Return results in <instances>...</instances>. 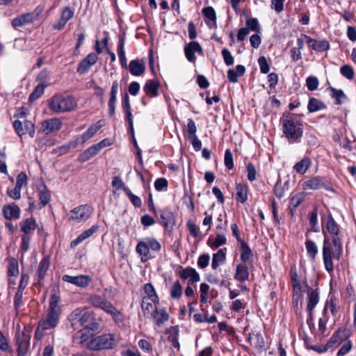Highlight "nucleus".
<instances>
[{
    "label": "nucleus",
    "instance_id": "obj_1",
    "mask_svg": "<svg viewBox=\"0 0 356 356\" xmlns=\"http://www.w3.org/2000/svg\"><path fill=\"white\" fill-rule=\"evenodd\" d=\"M326 228L332 236V239L330 241L324 233L323 259L325 268L327 272L331 273L333 270L332 259L339 260L342 253L341 240L339 236L340 229L331 214H329L327 216Z\"/></svg>",
    "mask_w": 356,
    "mask_h": 356
},
{
    "label": "nucleus",
    "instance_id": "obj_2",
    "mask_svg": "<svg viewBox=\"0 0 356 356\" xmlns=\"http://www.w3.org/2000/svg\"><path fill=\"white\" fill-rule=\"evenodd\" d=\"M282 132L289 143H298L303 134V124L297 118L286 115L281 119Z\"/></svg>",
    "mask_w": 356,
    "mask_h": 356
},
{
    "label": "nucleus",
    "instance_id": "obj_3",
    "mask_svg": "<svg viewBox=\"0 0 356 356\" xmlns=\"http://www.w3.org/2000/svg\"><path fill=\"white\" fill-rule=\"evenodd\" d=\"M59 302L60 298L56 294L51 295L47 315L39 322L40 328L49 330L58 325L61 311Z\"/></svg>",
    "mask_w": 356,
    "mask_h": 356
},
{
    "label": "nucleus",
    "instance_id": "obj_4",
    "mask_svg": "<svg viewBox=\"0 0 356 356\" xmlns=\"http://www.w3.org/2000/svg\"><path fill=\"white\" fill-rule=\"evenodd\" d=\"M76 107V102L71 96L56 95L49 101V109L56 113L69 112Z\"/></svg>",
    "mask_w": 356,
    "mask_h": 356
},
{
    "label": "nucleus",
    "instance_id": "obj_5",
    "mask_svg": "<svg viewBox=\"0 0 356 356\" xmlns=\"http://www.w3.org/2000/svg\"><path fill=\"white\" fill-rule=\"evenodd\" d=\"M118 337L113 334H104L90 339L86 348L92 350L113 349L117 346Z\"/></svg>",
    "mask_w": 356,
    "mask_h": 356
},
{
    "label": "nucleus",
    "instance_id": "obj_6",
    "mask_svg": "<svg viewBox=\"0 0 356 356\" xmlns=\"http://www.w3.org/2000/svg\"><path fill=\"white\" fill-rule=\"evenodd\" d=\"M30 328L25 327L20 330V325H17L15 335V346L17 347V356H28L30 350V340L31 338Z\"/></svg>",
    "mask_w": 356,
    "mask_h": 356
},
{
    "label": "nucleus",
    "instance_id": "obj_7",
    "mask_svg": "<svg viewBox=\"0 0 356 356\" xmlns=\"http://www.w3.org/2000/svg\"><path fill=\"white\" fill-rule=\"evenodd\" d=\"M93 211L92 207L89 204L79 205L69 212L68 220L76 223L86 222L90 217Z\"/></svg>",
    "mask_w": 356,
    "mask_h": 356
},
{
    "label": "nucleus",
    "instance_id": "obj_8",
    "mask_svg": "<svg viewBox=\"0 0 356 356\" xmlns=\"http://www.w3.org/2000/svg\"><path fill=\"white\" fill-rule=\"evenodd\" d=\"M70 319L73 325L79 321L81 325L84 328L92 330V322L94 318L92 313L87 311L86 308H77L74 309L70 314Z\"/></svg>",
    "mask_w": 356,
    "mask_h": 356
},
{
    "label": "nucleus",
    "instance_id": "obj_9",
    "mask_svg": "<svg viewBox=\"0 0 356 356\" xmlns=\"http://www.w3.org/2000/svg\"><path fill=\"white\" fill-rule=\"evenodd\" d=\"M13 126L15 131L20 137L26 134H29L31 138H33L35 136V126L31 121L17 120L14 122Z\"/></svg>",
    "mask_w": 356,
    "mask_h": 356
},
{
    "label": "nucleus",
    "instance_id": "obj_10",
    "mask_svg": "<svg viewBox=\"0 0 356 356\" xmlns=\"http://www.w3.org/2000/svg\"><path fill=\"white\" fill-rule=\"evenodd\" d=\"M102 126L103 123L102 121H98L97 123L91 125L81 136L78 137L74 141L70 142V146L75 148L79 143H84L87 140L92 138Z\"/></svg>",
    "mask_w": 356,
    "mask_h": 356
},
{
    "label": "nucleus",
    "instance_id": "obj_11",
    "mask_svg": "<svg viewBox=\"0 0 356 356\" xmlns=\"http://www.w3.org/2000/svg\"><path fill=\"white\" fill-rule=\"evenodd\" d=\"M38 13H36L35 11L33 13H24L14 18L11 22V24L13 28L17 29L33 23L38 19Z\"/></svg>",
    "mask_w": 356,
    "mask_h": 356
},
{
    "label": "nucleus",
    "instance_id": "obj_12",
    "mask_svg": "<svg viewBox=\"0 0 356 356\" xmlns=\"http://www.w3.org/2000/svg\"><path fill=\"white\" fill-rule=\"evenodd\" d=\"M74 16V11L69 6H65L62 9L60 19L53 24L52 27L54 30L60 31L66 25V24L72 19Z\"/></svg>",
    "mask_w": 356,
    "mask_h": 356
},
{
    "label": "nucleus",
    "instance_id": "obj_13",
    "mask_svg": "<svg viewBox=\"0 0 356 356\" xmlns=\"http://www.w3.org/2000/svg\"><path fill=\"white\" fill-rule=\"evenodd\" d=\"M62 279L64 282L70 283L81 288H86L88 286L91 281L90 277L85 275H79L76 276L65 275L63 276Z\"/></svg>",
    "mask_w": 356,
    "mask_h": 356
},
{
    "label": "nucleus",
    "instance_id": "obj_14",
    "mask_svg": "<svg viewBox=\"0 0 356 356\" xmlns=\"http://www.w3.org/2000/svg\"><path fill=\"white\" fill-rule=\"evenodd\" d=\"M178 275L182 280H188V285L196 283L200 280L199 273L195 269L191 267L181 268Z\"/></svg>",
    "mask_w": 356,
    "mask_h": 356
},
{
    "label": "nucleus",
    "instance_id": "obj_15",
    "mask_svg": "<svg viewBox=\"0 0 356 356\" xmlns=\"http://www.w3.org/2000/svg\"><path fill=\"white\" fill-rule=\"evenodd\" d=\"M62 127V122L58 118H52L41 122L40 131L49 134L58 131Z\"/></svg>",
    "mask_w": 356,
    "mask_h": 356
},
{
    "label": "nucleus",
    "instance_id": "obj_16",
    "mask_svg": "<svg viewBox=\"0 0 356 356\" xmlns=\"http://www.w3.org/2000/svg\"><path fill=\"white\" fill-rule=\"evenodd\" d=\"M2 214L7 220H17L20 218L21 210L15 203L6 204L2 207Z\"/></svg>",
    "mask_w": 356,
    "mask_h": 356
},
{
    "label": "nucleus",
    "instance_id": "obj_17",
    "mask_svg": "<svg viewBox=\"0 0 356 356\" xmlns=\"http://www.w3.org/2000/svg\"><path fill=\"white\" fill-rule=\"evenodd\" d=\"M202 48L201 45L197 42H191L188 44H186L184 47V54L189 62L195 63L196 60V57L195 54L196 52L199 54H202Z\"/></svg>",
    "mask_w": 356,
    "mask_h": 356
},
{
    "label": "nucleus",
    "instance_id": "obj_18",
    "mask_svg": "<svg viewBox=\"0 0 356 356\" xmlns=\"http://www.w3.org/2000/svg\"><path fill=\"white\" fill-rule=\"evenodd\" d=\"M98 56L95 53L89 54L79 64L77 71L80 74L86 73L91 67L92 65L95 64L97 61Z\"/></svg>",
    "mask_w": 356,
    "mask_h": 356
},
{
    "label": "nucleus",
    "instance_id": "obj_19",
    "mask_svg": "<svg viewBox=\"0 0 356 356\" xmlns=\"http://www.w3.org/2000/svg\"><path fill=\"white\" fill-rule=\"evenodd\" d=\"M346 339V332L343 330H338L327 342V348L333 350Z\"/></svg>",
    "mask_w": 356,
    "mask_h": 356
},
{
    "label": "nucleus",
    "instance_id": "obj_20",
    "mask_svg": "<svg viewBox=\"0 0 356 356\" xmlns=\"http://www.w3.org/2000/svg\"><path fill=\"white\" fill-rule=\"evenodd\" d=\"M308 296V304L307 311L309 313L310 319L307 321L309 325L310 326V321L312 320V312L319 301V293L317 289H312L309 288L307 292Z\"/></svg>",
    "mask_w": 356,
    "mask_h": 356
},
{
    "label": "nucleus",
    "instance_id": "obj_21",
    "mask_svg": "<svg viewBox=\"0 0 356 356\" xmlns=\"http://www.w3.org/2000/svg\"><path fill=\"white\" fill-rule=\"evenodd\" d=\"M89 302L92 304V305L96 308H99L107 312V311L110 309V307L112 306V303L106 300L105 298H102L99 295H92L89 298Z\"/></svg>",
    "mask_w": 356,
    "mask_h": 356
},
{
    "label": "nucleus",
    "instance_id": "obj_22",
    "mask_svg": "<svg viewBox=\"0 0 356 356\" xmlns=\"http://www.w3.org/2000/svg\"><path fill=\"white\" fill-rule=\"evenodd\" d=\"M154 323L158 326H161L170 318L169 314L165 308H157L151 315Z\"/></svg>",
    "mask_w": 356,
    "mask_h": 356
},
{
    "label": "nucleus",
    "instance_id": "obj_23",
    "mask_svg": "<svg viewBox=\"0 0 356 356\" xmlns=\"http://www.w3.org/2000/svg\"><path fill=\"white\" fill-rule=\"evenodd\" d=\"M98 229H99V226L95 225L92 226L90 229H88L87 230H85L81 234H79L76 239L73 240L70 243V247L72 248H74L79 244H80L83 241H85L86 239L88 238L89 237H90L93 234L97 232Z\"/></svg>",
    "mask_w": 356,
    "mask_h": 356
},
{
    "label": "nucleus",
    "instance_id": "obj_24",
    "mask_svg": "<svg viewBox=\"0 0 356 356\" xmlns=\"http://www.w3.org/2000/svg\"><path fill=\"white\" fill-rule=\"evenodd\" d=\"M98 229H99V226L95 225L92 226L90 229H88L87 230H85L81 234H79L76 239L73 240L70 243V247L72 248H74L79 244H80L83 241H85L86 239L88 238L89 237H90L93 234L97 232Z\"/></svg>",
    "mask_w": 356,
    "mask_h": 356
},
{
    "label": "nucleus",
    "instance_id": "obj_25",
    "mask_svg": "<svg viewBox=\"0 0 356 356\" xmlns=\"http://www.w3.org/2000/svg\"><path fill=\"white\" fill-rule=\"evenodd\" d=\"M323 188H325V184L320 177H313L302 184L304 190H318Z\"/></svg>",
    "mask_w": 356,
    "mask_h": 356
},
{
    "label": "nucleus",
    "instance_id": "obj_26",
    "mask_svg": "<svg viewBox=\"0 0 356 356\" xmlns=\"http://www.w3.org/2000/svg\"><path fill=\"white\" fill-rule=\"evenodd\" d=\"M19 226L24 235L31 236L34 232L36 228L35 220L31 218L22 220L19 222Z\"/></svg>",
    "mask_w": 356,
    "mask_h": 356
},
{
    "label": "nucleus",
    "instance_id": "obj_27",
    "mask_svg": "<svg viewBox=\"0 0 356 356\" xmlns=\"http://www.w3.org/2000/svg\"><path fill=\"white\" fill-rule=\"evenodd\" d=\"M92 330L90 328H84L78 331L74 337L75 342H78L81 344H84L86 346L87 343L90 340V338L92 337Z\"/></svg>",
    "mask_w": 356,
    "mask_h": 356
},
{
    "label": "nucleus",
    "instance_id": "obj_28",
    "mask_svg": "<svg viewBox=\"0 0 356 356\" xmlns=\"http://www.w3.org/2000/svg\"><path fill=\"white\" fill-rule=\"evenodd\" d=\"M129 69L132 75L138 76L144 73L145 65L139 60H132L129 63Z\"/></svg>",
    "mask_w": 356,
    "mask_h": 356
},
{
    "label": "nucleus",
    "instance_id": "obj_29",
    "mask_svg": "<svg viewBox=\"0 0 356 356\" xmlns=\"http://www.w3.org/2000/svg\"><path fill=\"white\" fill-rule=\"evenodd\" d=\"M234 278L240 282H243L249 279V271L245 264L237 265Z\"/></svg>",
    "mask_w": 356,
    "mask_h": 356
},
{
    "label": "nucleus",
    "instance_id": "obj_30",
    "mask_svg": "<svg viewBox=\"0 0 356 356\" xmlns=\"http://www.w3.org/2000/svg\"><path fill=\"white\" fill-rule=\"evenodd\" d=\"M50 265L49 258L48 257H44L40 262L38 270L36 272L37 280L40 282L44 279L46 273L49 270Z\"/></svg>",
    "mask_w": 356,
    "mask_h": 356
},
{
    "label": "nucleus",
    "instance_id": "obj_31",
    "mask_svg": "<svg viewBox=\"0 0 356 356\" xmlns=\"http://www.w3.org/2000/svg\"><path fill=\"white\" fill-rule=\"evenodd\" d=\"M312 165V161L309 157L305 156L299 162L296 163L293 168L298 174L304 175Z\"/></svg>",
    "mask_w": 356,
    "mask_h": 356
},
{
    "label": "nucleus",
    "instance_id": "obj_32",
    "mask_svg": "<svg viewBox=\"0 0 356 356\" xmlns=\"http://www.w3.org/2000/svg\"><path fill=\"white\" fill-rule=\"evenodd\" d=\"M158 302L159 300H152L149 298H143L141 307L144 314L145 315H152V313L157 309L156 304Z\"/></svg>",
    "mask_w": 356,
    "mask_h": 356
},
{
    "label": "nucleus",
    "instance_id": "obj_33",
    "mask_svg": "<svg viewBox=\"0 0 356 356\" xmlns=\"http://www.w3.org/2000/svg\"><path fill=\"white\" fill-rule=\"evenodd\" d=\"M226 252L227 249L222 248L213 254L211 263V267L213 269H217V268H218V266L225 260Z\"/></svg>",
    "mask_w": 356,
    "mask_h": 356
},
{
    "label": "nucleus",
    "instance_id": "obj_34",
    "mask_svg": "<svg viewBox=\"0 0 356 356\" xmlns=\"http://www.w3.org/2000/svg\"><path fill=\"white\" fill-rule=\"evenodd\" d=\"M136 251L140 255L142 261H146L151 257L149 250L144 240L138 242L136 248Z\"/></svg>",
    "mask_w": 356,
    "mask_h": 356
},
{
    "label": "nucleus",
    "instance_id": "obj_35",
    "mask_svg": "<svg viewBox=\"0 0 356 356\" xmlns=\"http://www.w3.org/2000/svg\"><path fill=\"white\" fill-rule=\"evenodd\" d=\"M99 151L95 146V145H93L86 149L82 154H81L78 158V160L79 162L83 163L89 159H90L92 157L97 155Z\"/></svg>",
    "mask_w": 356,
    "mask_h": 356
},
{
    "label": "nucleus",
    "instance_id": "obj_36",
    "mask_svg": "<svg viewBox=\"0 0 356 356\" xmlns=\"http://www.w3.org/2000/svg\"><path fill=\"white\" fill-rule=\"evenodd\" d=\"M236 201L241 203H244L248 200V191L247 185L242 184H236Z\"/></svg>",
    "mask_w": 356,
    "mask_h": 356
},
{
    "label": "nucleus",
    "instance_id": "obj_37",
    "mask_svg": "<svg viewBox=\"0 0 356 356\" xmlns=\"http://www.w3.org/2000/svg\"><path fill=\"white\" fill-rule=\"evenodd\" d=\"M159 83L154 80H148L144 86V90L146 94L150 97H156L158 95Z\"/></svg>",
    "mask_w": 356,
    "mask_h": 356
},
{
    "label": "nucleus",
    "instance_id": "obj_38",
    "mask_svg": "<svg viewBox=\"0 0 356 356\" xmlns=\"http://www.w3.org/2000/svg\"><path fill=\"white\" fill-rule=\"evenodd\" d=\"M209 244L212 249H216L227 242V238L223 233H217L214 238H209Z\"/></svg>",
    "mask_w": 356,
    "mask_h": 356
},
{
    "label": "nucleus",
    "instance_id": "obj_39",
    "mask_svg": "<svg viewBox=\"0 0 356 356\" xmlns=\"http://www.w3.org/2000/svg\"><path fill=\"white\" fill-rule=\"evenodd\" d=\"M325 108V105L321 101L316 99L311 98L307 105L309 112L314 113Z\"/></svg>",
    "mask_w": 356,
    "mask_h": 356
},
{
    "label": "nucleus",
    "instance_id": "obj_40",
    "mask_svg": "<svg viewBox=\"0 0 356 356\" xmlns=\"http://www.w3.org/2000/svg\"><path fill=\"white\" fill-rule=\"evenodd\" d=\"M47 86V83L44 82L39 83L31 94L29 100L32 102L40 98L44 93V89Z\"/></svg>",
    "mask_w": 356,
    "mask_h": 356
},
{
    "label": "nucleus",
    "instance_id": "obj_41",
    "mask_svg": "<svg viewBox=\"0 0 356 356\" xmlns=\"http://www.w3.org/2000/svg\"><path fill=\"white\" fill-rule=\"evenodd\" d=\"M305 248L308 256L312 261H314L318 252V247L316 243L311 240H307L305 241Z\"/></svg>",
    "mask_w": 356,
    "mask_h": 356
},
{
    "label": "nucleus",
    "instance_id": "obj_42",
    "mask_svg": "<svg viewBox=\"0 0 356 356\" xmlns=\"http://www.w3.org/2000/svg\"><path fill=\"white\" fill-rule=\"evenodd\" d=\"M39 198L42 206L47 204L50 200L51 195L49 191L47 189L45 186H42L38 189Z\"/></svg>",
    "mask_w": 356,
    "mask_h": 356
},
{
    "label": "nucleus",
    "instance_id": "obj_43",
    "mask_svg": "<svg viewBox=\"0 0 356 356\" xmlns=\"http://www.w3.org/2000/svg\"><path fill=\"white\" fill-rule=\"evenodd\" d=\"M328 310L331 312L332 316H336L337 314L336 298L334 296H330L329 299H327L323 311L324 314H325Z\"/></svg>",
    "mask_w": 356,
    "mask_h": 356
},
{
    "label": "nucleus",
    "instance_id": "obj_44",
    "mask_svg": "<svg viewBox=\"0 0 356 356\" xmlns=\"http://www.w3.org/2000/svg\"><path fill=\"white\" fill-rule=\"evenodd\" d=\"M241 249L242 251L241 259L245 263L250 258L252 253V250L248 244L244 241H241Z\"/></svg>",
    "mask_w": 356,
    "mask_h": 356
},
{
    "label": "nucleus",
    "instance_id": "obj_45",
    "mask_svg": "<svg viewBox=\"0 0 356 356\" xmlns=\"http://www.w3.org/2000/svg\"><path fill=\"white\" fill-rule=\"evenodd\" d=\"M144 291L146 296L143 298H149L152 300H159V297L155 291L153 285L150 283L145 284L144 286Z\"/></svg>",
    "mask_w": 356,
    "mask_h": 356
},
{
    "label": "nucleus",
    "instance_id": "obj_46",
    "mask_svg": "<svg viewBox=\"0 0 356 356\" xmlns=\"http://www.w3.org/2000/svg\"><path fill=\"white\" fill-rule=\"evenodd\" d=\"M183 293L182 286L179 281L173 283L170 289V296L173 299H179Z\"/></svg>",
    "mask_w": 356,
    "mask_h": 356
},
{
    "label": "nucleus",
    "instance_id": "obj_47",
    "mask_svg": "<svg viewBox=\"0 0 356 356\" xmlns=\"http://www.w3.org/2000/svg\"><path fill=\"white\" fill-rule=\"evenodd\" d=\"M147 248L149 250L158 252L161 250V245L160 243L154 238L147 237L144 239Z\"/></svg>",
    "mask_w": 356,
    "mask_h": 356
},
{
    "label": "nucleus",
    "instance_id": "obj_48",
    "mask_svg": "<svg viewBox=\"0 0 356 356\" xmlns=\"http://www.w3.org/2000/svg\"><path fill=\"white\" fill-rule=\"evenodd\" d=\"M107 314H110L113 319L117 323H122L124 320L123 315L118 311L113 305L110 307V309L107 311Z\"/></svg>",
    "mask_w": 356,
    "mask_h": 356
},
{
    "label": "nucleus",
    "instance_id": "obj_49",
    "mask_svg": "<svg viewBox=\"0 0 356 356\" xmlns=\"http://www.w3.org/2000/svg\"><path fill=\"white\" fill-rule=\"evenodd\" d=\"M291 282L293 293H295V296H299L301 293V285L298 279V274L294 272L291 273Z\"/></svg>",
    "mask_w": 356,
    "mask_h": 356
},
{
    "label": "nucleus",
    "instance_id": "obj_50",
    "mask_svg": "<svg viewBox=\"0 0 356 356\" xmlns=\"http://www.w3.org/2000/svg\"><path fill=\"white\" fill-rule=\"evenodd\" d=\"M307 43L309 46H312L314 49L317 51H323L327 48V44L324 42H318L315 40H312L310 38H307Z\"/></svg>",
    "mask_w": 356,
    "mask_h": 356
},
{
    "label": "nucleus",
    "instance_id": "obj_51",
    "mask_svg": "<svg viewBox=\"0 0 356 356\" xmlns=\"http://www.w3.org/2000/svg\"><path fill=\"white\" fill-rule=\"evenodd\" d=\"M246 26L248 30L255 31L257 33L260 32V25L259 21L256 18H249L246 20Z\"/></svg>",
    "mask_w": 356,
    "mask_h": 356
},
{
    "label": "nucleus",
    "instance_id": "obj_52",
    "mask_svg": "<svg viewBox=\"0 0 356 356\" xmlns=\"http://www.w3.org/2000/svg\"><path fill=\"white\" fill-rule=\"evenodd\" d=\"M19 274V266L17 260L12 259L9 261L8 275V276H17Z\"/></svg>",
    "mask_w": 356,
    "mask_h": 356
},
{
    "label": "nucleus",
    "instance_id": "obj_53",
    "mask_svg": "<svg viewBox=\"0 0 356 356\" xmlns=\"http://www.w3.org/2000/svg\"><path fill=\"white\" fill-rule=\"evenodd\" d=\"M341 74L349 80L354 78V71L353 67L349 65H342L340 68Z\"/></svg>",
    "mask_w": 356,
    "mask_h": 356
},
{
    "label": "nucleus",
    "instance_id": "obj_54",
    "mask_svg": "<svg viewBox=\"0 0 356 356\" xmlns=\"http://www.w3.org/2000/svg\"><path fill=\"white\" fill-rule=\"evenodd\" d=\"M332 96L335 99L336 103L338 104H341L343 103V100L346 99V96L344 92L341 90H337L335 88H332Z\"/></svg>",
    "mask_w": 356,
    "mask_h": 356
},
{
    "label": "nucleus",
    "instance_id": "obj_55",
    "mask_svg": "<svg viewBox=\"0 0 356 356\" xmlns=\"http://www.w3.org/2000/svg\"><path fill=\"white\" fill-rule=\"evenodd\" d=\"M124 193L129 197L131 203L136 207H140L142 205L141 200L139 197L131 193L129 188H124Z\"/></svg>",
    "mask_w": 356,
    "mask_h": 356
},
{
    "label": "nucleus",
    "instance_id": "obj_56",
    "mask_svg": "<svg viewBox=\"0 0 356 356\" xmlns=\"http://www.w3.org/2000/svg\"><path fill=\"white\" fill-rule=\"evenodd\" d=\"M306 85L309 90H316L319 85L318 80L315 76H309L306 80Z\"/></svg>",
    "mask_w": 356,
    "mask_h": 356
},
{
    "label": "nucleus",
    "instance_id": "obj_57",
    "mask_svg": "<svg viewBox=\"0 0 356 356\" xmlns=\"http://www.w3.org/2000/svg\"><path fill=\"white\" fill-rule=\"evenodd\" d=\"M162 224L164 227H168L172 220V213L170 211H162L161 213Z\"/></svg>",
    "mask_w": 356,
    "mask_h": 356
},
{
    "label": "nucleus",
    "instance_id": "obj_58",
    "mask_svg": "<svg viewBox=\"0 0 356 356\" xmlns=\"http://www.w3.org/2000/svg\"><path fill=\"white\" fill-rule=\"evenodd\" d=\"M305 195L303 193H297L290 200V205L296 209L303 201Z\"/></svg>",
    "mask_w": 356,
    "mask_h": 356
},
{
    "label": "nucleus",
    "instance_id": "obj_59",
    "mask_svg": "<svg viewBox=\"0 0 356 356\" xmlns=\"http://www.w3.org/2000/svg\"><path fill=\"white\" fill-rule=\"evenodd\" d=\"M202 13L204 15V16L209 20H211L213 22H216V15L214 9L211 7L208 6L204 8L202 10Z\"/></svg>",
    "mask_w": 356,
    "mask_h": 356
},
{
    "label": "nucleus",
    "instance_id": "obj_60",
    "mask_svg": "<svg viewBox=\"0 0 356 356\" xmlns=\"http://www.w3.org/2000/svg\"><path fill=\"white\" fill-rule=\"evenodd\" d=\"M225 166L231 170L234 167V161H233V155L230 149H227L225 153V159H224Z\"/></svg>",
    "mask_w": 356,
    "mask_h": 356
},
{
    "label": "nucleus",
    "instance_id": "obj_61",
    "mask_svg": "<svg viewBox=\"0 0 356 356\" xmlns=\"http://www.w3.org/2000/svg\"><path fill=\"white\" fill-rule=\"evenodd\" d=\"M21 191L22 188L15 186L13 188H8L7 190V194L13 200H17L21 198Z\"/></svg>",
    "mask_w": 356,
    "mask_h": 356
},
{
    "label": "nucleus",
    "instance_id": "obj_62",
    "mask_svg": "<svg viewBox=\"0 0 356 356\" xmlns=\"http://www.w3.org/2000/svg\"><path fill=\"white\" fill-rule=\"evenodd\" d=\"M258 63L260 67V71L263 74H267L270 70L269 65L266 58L264 56H261L258 59Z\"/></svg>",
    "mask_w": 356,
    "mask_h": 356
},
{
    "label": "nucleus",
    "instance_id": "obj_63",
    "mask_svg": "<svg viewBox=\"0 0 356 356\" xmlns=\"http://www.w3.org/2000/svg\"><path fill=\"white\" fill-rule=\"evenodd\" d=\"M253 346L257 348H263L265 346V341L261 333L254 334Z\"/></svg>",
    "mask_w": 356,
    "mask_h": 356
},
{
    "label": "nucleus",
    "instance_id": "obj_64",
    "mask_svg": "<svg viewBox=\"0 0 356 356\" xmlns=\"http://www.w3.org/2000/svg\"><path fill=\"white\" fill-rule=\"evenodd\" d=\"M210 257L207 254H202L197 260V265L200 268H205L209 266Z\"/></svg>",
    "mask_w": 356,
    "mask_h": 356
}]
</instances>
